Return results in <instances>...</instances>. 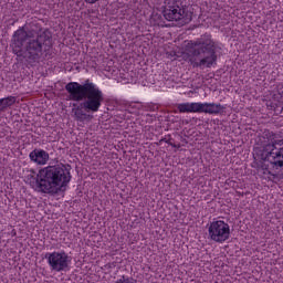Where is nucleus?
I'll use <instances>...</instances> for the list:
<instances>
[{
    "label": "nucleus",
    "instance_id": "ddd939ff",
    "mask_svg": "<svg viewBox=\"0 0 283 283\" xmlns=\"http://www.w3.org/2000/svg\"><path fill=\"white\" fill-rule=\"evenodd\" d=\"M86 3H91V4H94L96 2H98V0H85Z\"/></svg>",
    "mask_w": 283,
    "mask_h": 283
},
{
    "label": "nucleus",
    "instance_id": "39448f33",
    "mask_svg": "<svg viewBox=\"0 0 283 283\" xmlns=\"http://www.w3.org/2000/svg\"><path fill=\"white\" fill-rule=\"evenodd\" d=\"M186 50L192 67H213L218 64V52L222 50L220 44L213 40L211 34L205 33L197 40H190Z\"/></svg>",
    "mask_w": 283,
    "mask_h": 283
},
{
    "label": "nucleus",
    "instance_id": "9d476101",
    "mask_svg": "<svg viewBox=\"0 0 283 283\" xmlns=\"http://www.w3.org/2000/svg\"><path fill=\"white\" fill-rule=\"evenodd\" d=\"M29 158L31 163L43 167L50 161V153L41 148H35L29 154Z\"/></svg>",
    "mask_w": 283,
    "mask_h": 283
},
{
    "label": "nucleus",
    "instance_id": "0eeeda50",
    "mask_svg": "<svg viewBox=\"0 0 283 283\" xmlns=\"http://www.w3.org/2000/svg\"><path fill=\"white\" fill-rule=\"evenodd\" d=\"M166 21H182V23H191L193 13L189 11L187 4L182 0H174L171 4L164 10Z\"/></svg>",
    "mask_w": 283,
    "mask_h": 283
},
{
    "label": "nucleus",
    "instance_id": "f8f14e48",
    "mask_svg": "<svg viewBox=\"0 0 283 283\" xmlns=\"http://www.w3.org/2000/svg\"><path fill=\"white\" fill-rule=\"evenodd\" d=\"M171 140H174V138H171V135H166L159 140V143H167V145H170V147H174L175 149H180V144L176 145Z\"/></svg>",
    "mask_w": 283,
    "mask_h": 283
},
{
    "label": "nucleus",
    "instance_id": "4468645a",
    "mask_svg": "<svg viewBox=\"0 0 283 283\" xmlns=\"http://www.w3.org/2000/svg\"><path fill=\"white\" fill-rule=\"evenodd\" d=\"M268 107H270V109H275V105H273V103L268 104Z\"/></svg>",
    "mask_w": 283,
    "mask_h": 283
},
{
    "label": "nucleus",
    "instance_id": "f257e3e1",
    "mask_svg": "<svg viewBox=\"0 0 283 283\" xmlns=\"http://www.w3.org/2000/svg\"><path fill=\"white\" fill-rule=\"evenodd\" d=\"M25 31V27L19 28L14 31L11 39V48L13 54L17 56H23L24 45V59L29 63H39L45 52L52 50V32L48 29H43L41 24L32 22L29 24Z\"/></svg>",
    "mask_w": 283,
    "mask_h": 283
},
{
    "label": "nucleus",
    "instance_id": "423d86ee",
    "mask_svg": "<svg viewBox=\"0 0 283 283\" xmlns=\"http://www.w3.org/2000/svg\"><path fill=\"white\" fill-rule=\"evenodd\" d=\"M177 109L180 114H222L227 107L222 104L216 103H181L177 105Z\"/></svg>",
    "mask_w": 283,
    "mask_h": 283
},
{
    "label": "nucleus",
    "instance_id": "7ed1b4c3",
    "mask_svg": "<svg viewBox=\"0 0 283 283\" xmlns=\"http://www.w3.org/2000/svg\"><path fill=\"white\" fill-rule=\"evenodd\" d=\"M72 181V172L64 164L49 165L41 168L36 176L28 175L27 184L38 193L56 196L65 191Z\"/></svg>",
    "mask_w": 283,
    "mask_h": 283
},
{
    "label": "nucleus",
    "instance_id": "9b49d317",
    "mask_svg": "<svg viewBox=\"0 0 283 283\" xmlns=\"http://www.w3.org/2000/svg\"><path fill=\"white\" fill-rule=\"evenodd\" d=\"M17 103V97L14 96H8L0 99V112H6L8 107H12Z\"/></svg>",
    "mask_w": 283,
    "mask_h": 283
},
{
    "label": "nucleus",
    "instance_id": "6e6552de",
    "mask_svg": "<svg viewBox=\"0 0 283 283\" xmlns=\"http://www.w3.org/2000/svg\"><path fill=\"white\" fill-rule=\"evenodd\" d=\"M51 271L55 273H62L63 271H70V264H72V256L64 250L48 252L44 255Z\"/></svg>",
    "mask_w": 283,
    "mask_h": 283
},
{
    "label": "nucleus",
    "instance_id": "1a4fd4ad",
    "mask_svg": "<svg viewBox=\"0 0 283 283\" xmlns=\"http://www.w3.org/2000/svg\"><path fill=\"white\" fill-rule=\"evenodd\" d=\"M208 238L212 240V242L222 244L231 238V227L223 220L212 221L208 227Z\"/></svg>",
    "mask_w": 283,
    "mask_h": 283
},
{
    "label": "nucleus",
    "instance_id": "20e7f679",
    "mask_svg": "<svg viewBox=\"0 0 283 283\" xmlns=\"http://www.w3.org/2000/svg\"><path fill=\"white\" fill-rule=\"evenodd\" d=\"M259 144L261 146L255 148V156L265 163L266 169H270L268 174L273 178H276L277 174L283 176V139H277V134L265 130L259 138Z\"/></svg>",
    "mask_w": 283,
    "mask_h": 283
},
{
    "label": "nucleus",
    "instance_id": "f03ea898",
    "mask_svg": "<svg viewBox=\"0 0 283 283\" xmlns=\"http://www.w3.org/2000/svg\"><path fill=\"white\" fill-rule=\"evenodd\" d=\"M65 91L69 94V101L80 103V105L73 104L74 108H72L73 118L77 123H90L94 118L90 114H96L105 101L103 91L90 80L84 84L70 82L65 85Z\"/></svg>",
    "mask_w": 283,
    "mask_h": 283
}]
</instances>
